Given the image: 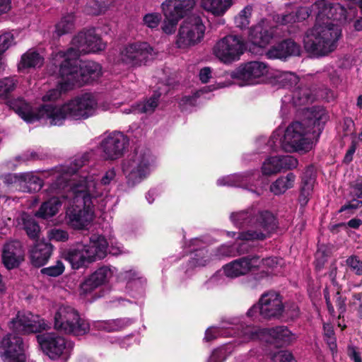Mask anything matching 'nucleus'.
Masks as SVG:
<instances>
[{"label":"nucleus","mask_w":362,"mask_h":362,"mask_svg":"<svg viewBox=\"0 0 362 362\" xmlns=\"http://www.w3.org/2000/svg\"><path fill=\"white\" fill-rule=\"evenodd\" d=\"M159 97L160 95L154 94L146 102L139 104L136 108L134 110V111L145 113H151L153 112L156 107L158 106Z\"/></svg>","instance_id":"obj_47"},{"label":"nucleus","mask_w":362,"mask_h":362,"mask_svg":"<svg viewBox=\"0 0 362 362\" xmlns=\"http://www.w3.org/2000/svg\"><path fill=\"white\" fill-rule=\"evenodd\" d=\"M212 76V69L210 67H204L199 71V79L202 83L209 82Z\"/></svg>","instance_id":"obj_62"},{"label":"nucleus","mask_w":362,"mask_h":362,"mask_svg":"<svg viewBox=\"0 0 362 362\" xmlns=\"http://www.w3.org/2000/svg\"><path fill=\"white\" fill-rule=\"evenodd\" d=\"M11 8V0H0V16L8 13Z\"/></svg>","instance_id":"obj_63"},{"label":"nucleus","mask_w":362,"mask_h":362,"mask_svg":"<svg viewBox=\"0 0 362 362\" xmlns=\"http://www.w3.org/2000/svg\"><path fill=\"white\" fill-rule=\"evenodd\" d=\"M195 5L194 0H166L162 4V11L165 16L162 30L165 34H173L175 31L178 21Z\"/></svg>","instance_id":"obj_14"},{"label":"nucleus","mask_w":362,"mask_h":362,"mask_svg":"<svg viewBox=\"0 0 362 362\" xmlns=\"http://www.w3.org/2000/svg\"><path fill=\"white\" fill-rule=\"evenodd\" d=\"M233 351L232 344H228L215 349L207 362H223L227 356Z\"/></svg>","instance_id":"obj_42"},{"label":"nucleus","mask_w":362,"mask_h":362,"mask_svg":"<svg viewBox=\"0 0 362 362\" xmlns=\"http://www.w3.org/2000/svg\"><path fill=\"white\" fill-rule=\"evenodd\" d=\"M245 47L238 36L229 35L218 40L213 47V54L221 62L231 64L240 59Z\"/></svg>","instance_id":"obj_16"},{"label":"nucleus","mask_w":362,"mask_h":362,"mask_svg":"<svg viewBox=\"0 0 362 362\" xmlns=\"http://www.w3.org/2000/svg\"><path fill=\"white\" fill-rule=\"evenodd\" d=\"M350 193L353 197L362 198V180H356L351 185Z\"/></svg>","instance_id":"obj_59"},{"label":"nucleus","mask_w":362,"mask_h":362,"mask_svg":"<svg viewBox=\"0 0 362 362\" xmlns=\"http://www.w3.org/2000/svg\"><path fill=\"white\" fill-rule=\"evenodd\" d=\"M9 106L28 123L45 119L50 125L61 126L66 119L71 118V111L67 102L57 105H43L34 109L23 99L17 98L9 101Z\"/></svg>","instance_id":"obj_7"},{"label":"nucleus","mask_w":362,"mask_h":362,"mask_svg":"<svg viewBox=\"0 0 362 362\" xmlns=\"http://www.w3.org/2000/svg\"><path fill=\"white\" fill-rule=\"evenodd\" d=\"M18 80L16 76L5 77L0 80V100L6 99L16 89Z\"/></svg>","instance_id":"obj_41"},{"label":"nucleus","mask_w":362,"mask_h":362,"mask_svg":"<svg viewBox=\"0 0 362 362\" xmlns=\"http://www.w3.org/2000/svg\"><path fill=\"white\" fill-rule=\"evenodd\" d=\"M298 163V160L292 156H269L262 163V173L263 175H275L281 170L295 168Z\"/></svg>","instance_id":"obj_26"},{"label":"nucleus","mask_w":362,"mask_h":362,"mask_svg":"<svg viewBox=\"0 0 362 362\" xmlns=\"http://www.w3.org/2000/svg\"><path fill=\"white\" fill-rule=\"evenodd\" d=\"M60 80L58 82V87L55 89H52L49 90L45 95L42 97L43 102H53L57 100L60 98L62 92H66V90H63L61 88L60 83L62 82V77L59 75Z\"/></svg>","instance_id":"obj_55"},{"label":"nucleus","mask_w":362,"mask_h":362,"mask_svg":"<svg viewBox=\"0 0 362 362\" xmlns=\"http://www.w3.org/2000/svg\"><path fill=\"white\" fill-rule=\"evenodd\" d=\"M311 192H300L298 200L301 206H304L307 204L310 197H311Z\"/></svg>","instance_id":"obj_64"},{"label":"nucleus","mask_w":362,"mask_h":362,"mask_svg":"<svg viewBox=\"0 0 362 362\" xmlns=\"http://www.w3.org/2000/svg\"><path fill=\"white\" fill-rule=\"evenodd\" d=\"M90 157V153H85L74 159L71 163L74 167L60 166L52 173L56 181L50 190L54 194H58L61 189L67 192L66 196H62L68 199L66 218L74 229H83L93 220L95 203L97 197L102 194L100 185H109L116 176L115 169H110L98 183L95 170L78 171Z\"/></svg>","instance_id":"obj_1"},{"label":"nucleus","mask_w":362,"mask_h":362,"mask_svg":"<svg viewBox=\"0 0 362 362\" xmlns=\"http://www.w3.org/2000/svg\"><path fill=\"white\" fill-rule=\"evenodd\" d=\"M362 206V201L354 199L348 204L342 206L339 209V212L346 211L355 210Z\"/></svg>","instance_id":"obj_60"},{"label":"nucleus","mask_w":362,"mask_h":362,"mask_svg":"<svg viewBox=\"0 0 362 362\" xmlns=\"http://www.w3.org/2000/svg\"><path fill=\"white\" fill-rule=\"evenodd\" d=\"M258 255H248L233 260L223 267L225 275L230 278H236L258 270Z\"/></svg>","instance_id":"obj_23"},{"label":"nucleus","mask_w":362,"mask_h":362,"mask_svg":"<svg viewBox=\"0 0 362 362\" xmlns=\"http://www.w3.org/2000/svg\"><path fill=\"white\" fill-rule=\"evenodd\" d=\"M273 33V28L269 25L268 21L262 19L251 28L249 39L254 45L264 47L272 39Z\"/></svg>","instance_id":"obj_29"},{"label":"nucleus","mask_w":362,"mask_h":362,"mask_svg":"<svg viewBox=\"0 0 362 362\" xmlns=\"http://www.w3.org/2000/svg\"><path fill=\"white\" fill-rule=\"evenodd\" d=\"M267 56L269 59H286L287 57L282 42L269 49Z\"/></svg>","instance_id":"obj_54"},{"label":"nucleus","mask_w":362,"mask_h":362,"mask_svg":"<svg viewBox=\"0 0 362 362\" xmlns=\"http://www.w3.org/2000/svg\"><path fill=\"white\" fill-rule=\"evenodd\" d=\"M155 52L146 42L129 43L120 49L119 60L130 66H139L153 59Z\"/></svg>","instance_id":"obj_17"},{"label":"nucleus","mask_w":362,"mask_h":362,"mask_svg":"<svg viewBox=\"0 0 362 362\" xmlns=\"http://www.w3.org/2000/svg\"><path fill=\"white\" fill-rule=\"evenodd\" d=\"M291 93L285 95L281 99V111L284 113H286L289 105L300 107L312 103L317 98L313 91L307 87H298L291 90Z\"/></svg>","instance_id":"obj_27"},{"label":"nucleus","mask_w":362,"mask_h":362,"mask_svg":"<svg viewBox=\"0 0 362 362\" xmlns=\"http://www.w3.org/2000/svg\"><path fill=\"white\" fill-rule=\"evenodd\" d=\"M209 260L208 256V252L202 249L196 251L194 256L191 258L189 262V267L191 269L201 267L205 266Z\"/></svg>","instance_id":"obj_45"},{"label":"nucleus","mask_w":362,"mask_h":362,"mask_svg":"<svg viewBox=\"0 0 362 362\" xmlns=\"http://www.w3.org/2000/svg\"><path fill=\"white\" fill-rule=\"evenodd\" d=\"M128 146L127 136L122 132H114L104 136L99 146L105 159L116 160L123 156Z\"/></svg>","instance_id":"obj_21"},{"label":"nucleus","mask_w":362,"mask_h":362,"mask_svg":"<svg viewBox=\"0 0 362 362\" xmlns=\"http://www.w3.org/2000/svg\"><path fill=\"white\" fill-rule=\"evenodd\" d=\"M311 9L315 15V23L305 34L304 47L313 57H324L337 48L341 35L337 24L352 21L356 16L357 10L355 7L346 10L340 4L326 0L315 1Z\"/></svg>","instance_id":"obj_3"},{"label":"nucleus","mask_w":362,"mask_h":362,"mask_svg":"<svg viewBox=\"0 0 362 362\" xmlns=\"http://www.w3.org/2000/svg\"><path fill=\"white\" fill-rule=\"evenodd\" d=\"M74 28V16L72 14H68L62 18L60 21L56 25V33L58 35H62L68 33Z\"/></svg>","instance_id":"obj_44"},{"label":"nucleus","mask_w":362,"mask_h":362,"mask_svg":"<svg viewBox=\"0 0 362 362\" xmlns=\"http://www.w3.org/2000/svg\"><path fill=\"white\" fill-rule=\"evenodd\" d=\"M54 327L57 331L76 336L89 331L88 322L81 317L78 311L69 305H60L54 316Z\"/></svg>","instance_id":"obj_10"},{"label":"nucleus","mask_w":362,"mask_h":362,"mask_svg":"<svg viewBox=\"0 0 362 362\" xmlns=\"http://www.w3.org/2000/svg\"><path fill=\"white\" fill-rule=\"evenodd\" d=\"M243 341L259 339L276 346H288L294 342L297 337L286 326H277L271 329H259L247 325L243 332Z\"/></svg>","instance_id":"obj_11"},{"label":"nucleus","mask_w":362,"mask_h":362,"mask_svg":"<svg viewBox=\"0 0 362 362\" xmlns=\"http://www.w3.org/2000/svg\"><path fill=\"white\" fill-rule=\"evenodd\" d=\"M304 116L305 119L303 122H292L286 127L284 134L279 129L273 133L269 143L274 149L280 146L286 152L304 153L313 148V142L308 137L311 126L315 129L313 132H320L328 116L325 110L320 107L305 109Z\"/></svg>","instance_id":"obj_5"},{"label":"nucleus","mask_w":362,"mask_h":362,"mask_svg":"<svg viewBox=\"0 0 362 362\" xmlns=\"http://www.w3.org/2000/svg\"><path fill=\"white\" fill-rule=\"evenodd\" d=\"M268 71L266 64L254 61L240 65L231 72L230 77L240 81V86L255 85L260 83Z\"/></svg>","instance_id":"obj_18"},{"label":"nucleus","mask_w":362,"mask_h":362,"mask_svg":"<svg viewBox=\"0 0 362 362\" xmlns=\"http://www.w3.org/2000/svg\"><path fill=\"white\" fill-rule=\"evenodd\" d=\"M286 56H298L300 53V47L294 41L287 40L282 42Z\"/></svg>","instance_id":"obj_51"},{"label":"nucleus","mask_w":362,"mask_h":362,"mask_svg":"<svg viewBox=\"0 0 362 362\" xmlns=\"http://www.w3.org/2000/svg\"><path fill=\"white\" fill-rule=\"evenodd\" d=\"M299 81L298 76L291 72L276 73L274 76L273 85L277 88H287L291 92V88Z\"/></svg>","instance_id":"obj_38"},{"label":"nucleus","mask_w":362,"mask_h":362,"mask_svg":"<svg viewBox=\"0 0 362 362\" xmlns=\"http://www.w3.org/2000/svg\"><path fill=\"white\" fill-rule=\"evenodd\" d=\"M64 269L63 262L58 260L54 265L42 268L41 273L49 276L56 277L61 275L64 272Z\"/></svg>","instance_id":"obj_48"},{"label":"nucleus","mask_w":362,"mask_h":362,"mask_svg":"<svg viewBox=\"0 0 362 362\" xmlns=\"http://www.w3.org/2000/svg\"><path fill=\"white\" fill-rule=\"evenodd\" d=\"M256 171H248L244 173H235L218 178L216 183L218 186L246 187L253 184Z\"/></svg>","instance_id":"obj_31"},{"label":"nucleus","mask_w":362,"mask_h":362,"mask_svg":"<svg viewBox=\"0 0 362 362\" xmlns=\"http://www.w3.org/2000/svg\"><path fill=\"white\" fill-rule=\"evenodd\" d=\"M14 177L15 182L23 192H37L42 187V180L33 173L16 174Z\"/></svg>","instance_id":"obj_32"},{"label":"nucleus","mask_w":362,"mask_h":362,"mask_svg":"<svg viewBox=\"0 0 362 362\" xmlns=\"http://www.w3.org/2000/svg\"><path fill=\"white\" fill-rule=\"evenodd\" d=\"M274 362H290L293 359L291 352L286 350H280L272 355Z\"/></svg>","instance_id":"obj_58"},{"label":"nucleus","mask_w":362,"mask_h":362,"mask_svg":"<svg viewBox=\"0 0 362 362\" xmlns=\"http://www.w3.org/2000/svg\"><path fill=\"white\" fill-rule=\"evenodd\" d=\"M21 220L27 235L32 239L38 238L40 229L35 219L30 215L23 213L21 215Z\"/></svg>","instance_id":"obj_40"},{"label":"nucleus","mask_w":362,"mask_h":362,"mask_svg":"<svg viewBox=\"0 0 362 362\" xmlns=\"http://www.w3.org/2000/svg\"><path fill=\"white\" fill-rule=\"evenodd\" d=\"M52 252V245L44 241L35 244L30 253L33 264L40 267L45 265L49 259Z\"/></svg>","instance_id":"obj_33"},{"label":"nucleus","mask_w":362,"mask_h":362,"mask_svg":"<svg viewBox=\"0 0 362 362\" xmlns=\"http://www.w3.org/2000/svg\"><path fill=\"white\" fill-rule=\"evenodd\" d=\"M296 175L289 173L276 179L270 185V192L274 195H281L294 187Z\"/></svg>","instance_id":"obj_35"},{"label":"nucleus","mask_w":362,"mask_h":362,"mask_svg":"<svg viewBox=\"0 0 362 362\" xmlns=\"http://www.w3.org/2000/svg\"><path fill=\"white\" fill-rule=\"evenodd\" d=\"M130 322L128 319L120 318L110 320L98 321L95 326L99 330L106 332H118L123 329L129 325Z\"/></svg>","instance_id":"obj_39"},{"label":"nucleus","mask_w":362,"mask_h":362,"mask_svg":"<svg viewBox=\"0 0 362 362\" xmlns=\"http://www.w3.org/2000/svg\"><path fill=\"white\" fill-rule=\"evenodd\" d=\"M258 255H248L233 260L223 267L225 275L230 278H236L258 270Z\"/></svg>","instance_id":"obj_24"},{"label":"nucleus","mask_w":362,"mask_h":362,"mask_svg":"<svg viewBox=\"0 0 362 362\" xmlns=\"http://www.w3.org/2000/svg\"><path fill=\"white\" fill-rule=\"evenodd\" d=\"M62 201L58 197L54 196L45 202L35 213V216L47 219L57 214L62 206Z\"/></svg>","instance_id":"obj_37"},{"label":"nucleus","mask_w":362,"mask_h":362,"mask_svg":"<svg viewBox=\"0 0 362 362\" xmlns=\"http://www.w3.org/2000/svg\"><path fill=\"white\" fill-rule=\"evenodd\" d=\"M106 43L95 34L94 29L78 33L71 41V46L66 52L60 51L52 54L48 66L50 74L57 73L62 77L60 83L63 90L98 80L103 74L100 64L88 61L81 62L82 54L98 52L104 50Z\"/></svg>","instance_id":"obj_2"},{"label":"nucleus","mask_w":362,"mask_h":362,"mask_svg":"<svg viewBox=\"0 0 362 362\" xmlns=\"http://www.w3.org/2000/svg\"><path fill=\"white\" fill-rule=\"evenodd\" d=\"M346 264L357 275H362V261L356 256H351L346 259Z\"/></svg>","instance_id":"obj_56"},{"label":"nucleus","mask_w":362,"mask_h":362,"mask_svg":"<svg viewBox=\"0 0 362 362\" xmlns=\"http://www.w3.org/2000/svg\"><path fill=\"white\" fill-rule=\"evenodd\" d=\"M308 171L305 173L302 178V187L300 189V192H313V189L315 185V177L312 175H309Z\"/></svg>","instance_id":"obj_57"},{"label":"nucleus","mask_w":362,"mask_h":362,"mask_svg":"<svg viewBox=\"0 0 362 362\" xmlns=\"http://www.w3.org/2000/svg\"><path fill=\"white\" fill-rule=\"evenodd\" d=\"M252 11V7L251 6H247L241 10L235 18V25L241 29L247 28L250 24Z\"/></svg>","instance_id":"obj_46"},{"label":"nucleus","mask_w":362,"mask_h":362,"mask_svg":"<svg viewBox=\"0 0 362 362\" xmlns=\"http://www.w3.org/2000/svg\"><path fill=\"white\" fill-rule=\"evenodd\" d=\"M233 0H202L201 6L215 16H222L230 8Z\"/></svg>","instance_id":"obj_34"},{"label":"nucleus","mask_w":362,"mask_h":362,"mask_svg":"<svg viewBox=\"0 0 362 362\" xmlns=\"http://www.w3.org/2000/svg\"><path fill=\"white\" fill-rule=\"evenodd\" d=\"M107 9V4L101 0H88L84 11L89 15H100Z\"/></svg>","instance_id":"obj_43"},{"label":"nucleus","mask_w":362,"mask_h":362,"mask_svg":"<svg viewBox=\"0 0 362 362\" xmlns=\"http://www.w3.org/2000/svg\"><path fill=\"white\" fill-rule=\"evenodd\" d=\"M284 313H286L288 317L293 318L298 315L299 310L295 303H292L290 305H286L284 306Z\"/></svg>","instance_id":"obj_61"},{"label":"nucleus","mask_w":362,"mask_h":362,"mask_svg":"<svg viewBox=\"0 0 362 362\" xmlns=\"http://www.w3.org/2000/svg\"><path fill=\"white\" fill-rule=\"evenodd\" d=\"M259 261L258 270L262 269L263 272H264L265 269H273L280 264L279 259L276 257L260 258L259 256Z\"/></svg>","instance_id":"obj_52"},{"label":"nucleus","mask_w":362,"mask_h":362,"mask_svg":"<svg viewBox=\"0 0 362 362\" xmlns=\"http://www.w3.org/2000/svg\"><path fill=\"white\" fill-rule=\"evenodd\" d=\"M161 21V16L158 13H149L143 18L144 24L150 28H156Z\"/></svg>","instance_id":"obj_50"},{"label":"nucleus","mask_w":362,"mask_h":362,"mask_svg":"<svg viewBox=\"0 0 362 362\" xmlns=\"http://www.w3.org/2000/svg\"><path fill=\"white\" fill-rule=\"evenodd\" d=\"M13 35L10 33H5L0 35V55L4 53L13 44Z\"/></svg>","instance_id":"obj_53"},{"label":"nucleus","mask_w":362,"mask_h":362,"mask_svg":"<svg viewBox=\"0 0 362 362\" xmlns=\"http://www.w3.org/2000/svg\"><path fill=\"white\" fill-rule=\"evenodd\" d=\"M23 260V252L19 241H9L4 245L2 262L8 269L17 267Z\"/></svg>","instance_id":"obj_28"},{"label":"nucleus","mask_w":362,"mask_h":362,"mask_svg":"<svg viewBox=\"0 0 362 362\" xmlns=\"http://www.w3.org/2000/svg\"><path fill=\"white\" fill-rule=\"evenodd\" d=\"M0 358L2 362H29L27 346L21 337L7 334L0 341Z\"/></svg>","instance_id":"obj_15"},{"label":"nucleus","mask_w":362,"mask_h":362,"mask_svg":"<svg viewBox=\"0 0 362 362\" xmlns=\"http://www.w3.org/2000/svg\"><path fill=\"white\" fill-rule=\"evenodd\" d=\"M8 326L10 329L21 334L40 332L49 327L44 319L30 312H18Z\"/></svg>","instance_id":"obj_20"},{"label":"nucleus","mask_w":362,"mask_h":362,"mask_svg":"<svg viewBox=\"0 0 362 362\" xmlns=\"http://www.w3.org/2000/svg\"><path fill=\"white\" fill-rule=\"evenodd\" d=\"M154 162V156L148 148L141 146L135 149L134 153L124 160L122 165L127 185L133 187L146 179Z\"/></svg>","instance_id":"obj_9"},{"label":"nucleus","mask_w":362,"mask_h":362,"mask_svg":"<svg viewBox=\"0 0 362 362\" xmlns=\"http://www.w3.org/2000/svg\"><path fill=\"white\" fill-rule=\"evenodd\" d=\"M117 276L119 281H126L129 287L139 284L137 279L139 274L134 270L121 272L117 274V269L114 267L103 266L96 269L89 275L80 285L78 294L81 298L92 302L103 296V291H96L100 286L108 283L110 279Z\"/></svg>","instance_id":"obj_6"},{"label":"nucleus","mask_w":362,"mask_h":362,"mask_svg":"<svg viewBox=\"0 0 362 362\" xmlns=\"http://www.w3.org/2000/svg\"><path fill=\"white\" fill-rule=\"evenodd\" d=\"M243 323L240 322L238 318L232 319L231 322H222L220 327H211L206 329L205 332L204 340L206 341H211L216 339L219 336H228L237 334L241 338L243 341V332L245 331V327Z\"/></svg>","instance_id":"obj_25"},{"label":"nucleus","mask_w":362,"mask_h":362,"mask_svg":"<svg viewBox=\"0 0 362 362\" xmlns=\"http://www.w3.org/2000/svg\"><path fill=\"white\" fill-rule=\"evenodd\" d=\"M311 13L312 9L309 6H300L295 11L276 15L274 20L280 25L291 26L296 23L305 21Z\"/></svg>","instance_id":"obj_30"},{"label":"nucleus","mask_w":362,"mask_h":362,"mask_svg":"<svg viewBox=\"0 0 362 362\" xmlns=\"http://www.w3.org/2000/svg\"><path fill=\"white\" fill-rule=\"evenodd\" d=\"M107 240L103 235L94 234L90 236L88 243H78L64 255L71 267L78 269L97 259H103L107 255Z\"/></svg>","instance_id":"obj_8"},{"label":"nucleus","mask_w":362,"mask_h":362,"mask_svg":"<svg viewBox=\"0 0 362 362\" xmlns=\"http://www.w3.org/2000/svg\"><path fill=\"white\" fill-rule=\"evenodd\" d=\"M37 341L44 351L52 359L62 357L66 360L73 348L71 342L54 333L37 336Z\"/></svg>","instance_id":"obj_19"},{"label":"nucleus","mask_w":362,"mask_h":362,"mask_svg":"<svg viewBox=\"0 0 362 362\" xmlns=\"http://www.w3.org/2000/svg\"><path fill=\"white\" fill-rule=\"evenodd\" d=\"M284 311V305L280 295L270 291L261 296L258 303L247 310V316L253 320H258L259 317L270 320L279 317Z\"/></svg>","instance_id":"obj_13"},{"label":"nucleus","mask_w":362,"mask_h":362,"mask_svg":"<svg viewBox=\"0 0 362 362\" xmlns=\"http://www.w3.org/2000/svg\"><path fill=\"white\" fill-rule=\"evenodd\" d=\"M43 57L35 50L29 49L24 53L18 64V71H23L28 68L40 67L43 64Z\"/></svg>","instance_id":"obj_36"},{"label":"nucleus","mask_w":362,"mask_h":362,"mask_svg":"<svg viewBox=\"0 0 362 362\" xmlns=\"http://www.w3.org/2000/svg\"><path fill=\"white\" fill-rule=\"evenodd\" d=\"M206 26L198 16L187 18L180 25L176 37V45L180 49H189L202 42Z\"/></svg>","instance_id":"obj_12"},{"label":"nucleus","mask_w":362,"mask_h":362,"mask_svg":"<svg viewBox=\"0 0 362 362\" xmlns=\"http://www.w3.org/2000/svg\"><path fill=\"white\" fill-rule=\"evenodd\" d=\"M71 111V119H86L94 115L98 108V102L94 95L84 93L67 101Z\"/></svg>","instance_id":"obj_22"},{"label":"nucleus","mask_w":362,"mask_h":362,"mask_svg":"<svg viewBox=\"0 0 362 362\" xmlns=\"http://www.w3.org/2000/svg\"><path fill=\"white\" fill-rule=\"evenodd\" d=\"M230 218L235 226L245 230L238 233L232 246L224 245L220 247L219 256H237L247 252L252 247L250 242L266 239L276 226L272 213L254 206L233 212Z\"/></svg>","instance_id":"obj_4"},{"label":"nucleus","mask_w":362,"mask_h":362,"mask_svg":"<svg viewBox=\"0 0 362 362\" xmlns=\"http://www.w3.org/2000/svg\"><path fill=\"white\" fill-rule=\"evenodd\" d=\"M47 237L50 240L65 242L69 239V234L64 230L52 228L48 231Z\"/></svg>","instance_id":"obj_49"}]
</instances>
